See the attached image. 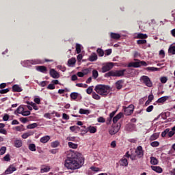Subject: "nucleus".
<instances>
[{"mask_svg":"<svg viewBox=\"0 0 175 175\" xmlns=\"http://www.w3.org/2000/svg\"><path fill=\"white\" fill-rule=\"evenodd\" d=\"M64 166L68 170H76V169H80L81 165L79 163L77 159L72 154L71 157H68L64 161Z\"/></svg>","mask_w":175,"mask_h":175,"instance_id":"f257e3e1","label":"nucleus"},{"mask_svg":"<svg viewBox=\"0 0 175 175\" xmlns=\"http://www.w3.org/2000/svg\"><path fill=\"white\" fill-rule=\"evenodd\" d=\"M94 91L101 96H107L110 92V88L106 85H97L94 88Z\"/></svg>","mask_w":175,"mask_h":175,"instance_id":"f03ea898","label":"nucleus"},{"mask_svg":"<svg viewBox=\"0 0 175 175\" xmlns=\"http://www.w3.org/2000/svg\"><path fill=\"white\" fill-rule=\"evenodd\" d=\"M22 66L24 68H29L31 65H38L39 64H42V61L39 59H31V60H25L21 62Z\"/></svg>","mask_w":175,"mask_h":175,"instance_id":"7ed1b4c3","label":"nucleus"},{"mask_svg":"<svg viewBox=\"0 0 175 175\" xmlns=\"http://www.w3.org/2000/svg\"><path fill=\"white\" fill-rule=\"evenodd\" d=\"M125 72H126V69L120 70H111L105 74V76L107 77H110V76H113V77H121V76H124Z\"/></svg>","mask_w":175,"mask_h":175,"instance_id":"20e7f679","label":"nucleus"},{"mask_svg":"<svg viewBox=\"0 0 175 175\" xmlns=\"http://www.w3.org/2000/svg\"><path fill=\"white\" fill-rule=\"evenodd\" d=\"M137 61L135 62H131L128 64V68H140V66H147V63L144 61H139L138 59H135Z\"/></svg>","mask_w":175,"mask_h":175,"instance_id":"39448f33","label":"nucleus"},{"mask_svg":"<svg viewBox=\"0 0 175 175\" xmlns=\"http://www.w3.org/2000/svg\"><path fill=\"white\" fill-rule=\"evenodd\" d=\"M147 38H148L147 34H143L142 33H137L136 38L141 39V40H138L137 41V44H146V43H147V40L145 39H147Z\"/></svg>","mask_w":175,"mask_h":175,"instance_id":"423d86ee","label":"nucleus"},{"mask_svg":"<svg viewBox=\"0 0 175 175\" xmlns=\"http://www.w3.org/2000/svg\"><path fill=\"white\" fill-rule=\"evenodd\" d=\"M134 110L135 105L132 104L129 105L128 107H123V111L125 116H131V114L133 113Z\"/></svg>","mask_w":175,"mask_h":175,"instance_id":"0eeeda50","label":"nucleus"},{"mask_svg":"<svg viewBox=\"0 0 175 175\" xmlns=\"http://www.w3.org/2000/svg\"><path fill=\"white\" fill-rule=\"evenodd\" d=\"M120 128H121L120 125L113 124L112 126L109 129L108 132L109 135L113 136V135L118 133V131H120Z\"/></svg>","mask_w":175,"mask_h":175,"instance_id":"6e6552de","label":"nucleus"},{"mask_svg":"<svg viewBox=\"0 0 175 175\" xmlns=\"http://www.w3.org/2000/svg\"><path fill=\"white\" fill-rule=\"evenodd\" d=\"M140 80L146 87L151 88L152 87V83L151 82V80L150 79V77L148 76H142L140 78Z\"/></svg>","mask_w":175,"mask_h":175,"instance_id":"1a4fd4ad","label":"nucleus"},{"mask_svg":"<svg viewBox=\"0 0 175 175\" xmlns=\"http://www.w3.org/2000/svg\"><path fill=\"white\" fill-rule=\"evenodd\" d=\"M114 66V64L111 62L107 63L106 65L102 67L103 73H106V72H109V70H111Z\"/></svg>","mask_w":175,"mask_h":175,"instance_id":"9d476101","label":"nucleus"},{"mask_svg":"<svg viewBox=\"0 0 175 175\" xmlns=\"http://www.w3.org/2000/svg\"><path fill=\"white\" fill-rule=\"evenodd\" d=\"M82 128H84V130H82L83 132H90V133H96V127L90 126L88 127H86L85 126H82Z\"/></svg>","mask_w":175,"mask_h":175,"instance_id":"9b49d317","label":"nucleus"},{"mask_svg":"<svg viewBox=\"0 0 175 175\" xmlns=\"http://www.w3.org/2000/svg\"><path fill=\"white\" fill-rule=\"evenodd\" d=\"M135 153L138 158H143V157H144V151L143 150V147L141 146H138L135 150Z\"/></svg>","mask_w":175,"mask_h":175,"instance_id":"f8f14e48","label":"nucleus"},{"mask_svg":"<svg viewBox=\"0 0 175 175\" xmlns=\"http://www.w3.org/2000/svg\"><path fill=\"white\" fill-rule=\"evenodd\" d=\"M16 170H17L16 167H14L13 165H10L9 167L5 171L4 174H12V173H13V172H16Z\"/></svg>","mask_w":175,"mask_h":175,"instance_id":"ddd939ff","label":"nucleus"},{"mask_svg":"<svg viewBox=\"0 0 175 175\" xmlns=\"http://www.w3.org/2000/svg\"><path fill=\"white\" fill-rule=\"evenodd\" d=\"M50 75L53 79H58L59 77V74L54 69H51Z\"/></svg>","mask_w":175,"mask_h":175,"instance_id":"4468645a","label":"nucleus"},{"mask_svg":"<svg viewBox=\"0 0 175 175\" xmlns=\"http://www.w3.org/2000/svg\"><path fill=\"white\" fill-rule=\"evenodd\" d=\"M122 116H124V113H122V112H120L118 115H116L115 117H113V124H116V122H118V120L122 118Z\"/></svg>","mask_w":175,"mask_h":175,"instance_id":"2eb2a0df","label":"nucleus"},{"mask_svg":"<svg viewBox=\"0 0 175 175\" xmlns=\"http://www.w3.org/2000/svg\"><path fill=\"white\" fill-rule=\"evenodd\" d=\"M135 126L133 124H128L126 126V131L127 132H132L133 131H135Z\"/></svg>","mask_w":175,"mask_h":175,"instance_id":"dca6fc26","label":"nucleus"},{"mask_svg":"<svg viewBox=\"0 0 175 175\" xmlns=\"http://www.w3.org/2000/svg\"><path fill=\"white\" fill-rule=\"evenodd\" d=\"M36 70H38V72H41L42 73H46V72H47V68L44 66H36Z\"/></svg>","mask_w":175,"mask_h":175,"instance_id":"f3484780","label":"nucleus"},{"mask_svg":"<svg viewBox=\"0 0 175 175\" xmlns=\"http://www.w3.org/2000/svg\"><path fill=\"white\" fill-rule=\"evenodd\" d=\"M14 145L16 148H20V147L23 146V141H21V139H16L14 142Z\"/></svg>","mask_w":175,"mask_h":175,"instance_id":"a211bd4d","label":"nucleus"},{"mask_svg":"<svg viewBox=\"0 0 175 175\" xmlns=\"http://www.w3.org/2000/svg\"><path fill=\"white\" fill-rule=\"evenodd\" d=\"M150 167L152 170H154V172H156L157 173H162L163 172L162 167L159 166L152 165Z\"/></svg>","mask_w":175,"mask_h":175,"instance_id":"6ab92c4d","label":"nucleus"},{"mask_svg":"<svg viewBox=\"0 0 175 175\" xmlns=\"http://www.w3.org/2000/svg\"><path fill=\"white\" fill-rule=\"evenodd\" d=\"M47 172H50V166L49 165H42L40 173H47Z\"/></svg>","mask_w":175,"mask_h":175,"instance_id":"aec40b11","label":"nucleus"},{"mask_svg":"<svg viewBox=\"0 0 175 175\" xmlns=\"http://www.w3.org/2000/svg\"><path fill=\"white\" fill-rule=\"evenodd\" d=\"M123 85H124V81L122 80H119L116 83V88H117V90H121Z\"/></svg>","mask_w":175,"mask_h":175,"instance_id":"412c9836","label":"nucleus"},{"mask_svg":"<svg viewBox=\"0 0 175 175\" xmlns=\"http://www.w3.org/2000/svg\"><path fill=\"white\" fill-rule=\"evenodd\" d=\"M96 59H98V55L95 53H92L89 57V61H90V62H94Z\"/></svg>","mask_w":175,"mask_h":175,"instance_id":"4be33fe9","label":"nucleus"},{"mask_svg":"<svg viewBox=\"0 0 175 175\" xmlns=\"http://www.w3.org/2000/svg\"><path fill=\"white\" fill-rule=\"evenodd\" d=\"M119 164L120 165V166H124L125 167H126V166H128V159H120L119 161Z\"/></svg>","mask_w":175,"mask_h":175,"instance_id":"5701e85b","label":"nucleus"},{"mask_svg":"<svg viewBox=\"0 0 175 175\" xmlns=\"http://www.w3.org/2000/svg\"><path fill=\"white\" fill-rule=\"evenodd\" d=\"M12 90L15 92H21L23 89L18 85H14L12 86Z\"/></svg>","mask_w":175,"mask_h":175,"instance_id":"b1692460","label":"nucleus"},{"mask_svg":"<svg viewBox=\"0 0 175 175\" xmlns=\"http://www.w3.org/2000/svg\"><path fill=\"white\" fill-rule=\"evenodd\" d=\"M110 36L111 39H115L116 40L120 39V38H121V35L117 33H111Z\"/></svg>","mask_w":175,"mask_h":175,"instance_id":"393cba45","label":"nucleus"},{"mask_svg":"<svg viewBox=\"0 0 175 175\" xmlns=\"http://www.w3.org/2000/svg\"><path fill=\"white\" fill-rule=\"evenodd\" d=\"M24 111V107L19 106L17 109L14 111L15 114H23Z\"/></svg>","mask_w":175,"mask_h":175,"instance_id":"a878e982","label":"nucleus"},{"mask_svg":"<svg viewBox=\"0 0 175 175\" xmlns=\"http://www.w3.org/2000/svg\"><path fill=\"white\" fill-rule=\"evenodd\" d=\"M49 140H50V136L49 135H46L42 137L40 139V142L41 143H47V142H49Z\"/></svg>","mask_w":175,"mask_h":175,"instance_id":"bb28decb","label":"nucleus"},{"mask_svg":"<svg viewBox=\"0 0 175 175\" xmlns=\"http://www.w3.org/2000/svg\"><path fill=\"white\" fill-rule=\"evenodd\" d=\"M79 95L80 94L77 92H72L70 94V96L71 99L76 100L77 99V98H79Z\"/></svg>","mask_w":175,"mask_h":175,"instance_id":"cd10ccee","label":"nucleus"},{"mask_svg":"<svg viewBox=\"0 0 175 175\" xmlns=\"http://www.w3.org/2000/svg\"><path fill=\"white\" fill-rule=\"evenodd\" d=\"M33 135V132L30 131L28 133H25L22 135V138L23 139H27V137H29V136H32Z\"/></svg>","mask_w":175,"mask_h":175,"instance_id":"c85d7f7f","label":"nucleus"},{"mask_svg":"<svg viewBox=\"0 0 175 175\" xmlns=\"http://www.w3.org/2000/svg\"><path fill=\"white\" fill-rule=\"evenodd\" d=\"M27 105H30V106H32L34 110H39V107L35 103L27 101Z\"/></svg>","mask_w":175,"mask_h":175,"instance_id":"c756f323","label":"nucleus"},{"mask_svg":"<svg viewBox=\"0 0 175 175\" xmlns=\"http://www.w3.org/2000/svg\"><path fill=\"white\" fill-rule=\"evenodd\" d=\"M68 144L70 148H73L74 150H75L76 148H77V147H79V145L77 144H74L73 142H68Z\"/></svg>","mask_w":175,"mask_h":175,"instance_id":"7c9ffc66","label":"nucleus"},{"mask_svg":"<svg viewBox=\"0 0 175 175\" xmlns=\"http://www.w3.org/2000/svg\"><path fill=\"white\" fill-rule=\"evenodd\" d=\"M159 137V134L155 133L153 135H152L150 137V140L151 142L154 141V140H157V139Z\"/></svg>","mask_w":175,"mask_h":175,"instance_id":"2f4dec72","label":"nucleus"},{"mask_svg":"<svg viewBox=\"0 0 175 175\" xmlns=\"http://www.w3.org/2000/svg\"><path fill=\"white\" fill-rule=\"evenodd\" d=\"M169 54H175V45L174 46H170L168 49Z\"/></svg>","mask_w":175,"mask_h":175,"instance_id":"473e14b6","label":"nucleus"},{"mask_svg":"<svg viewBox=\"0 0 175 175\" xmlns=\"http://www.w3.org/2000/svg\"><path fill=\"white\" fill-rule=\"evenodd\" d=\"M167 100V96H163L157 100L158 103H163Z\"/></svg>","mask_w":175,"mask_h":175,"instance_id":"72a5a7b5","label":"nucleus"},{"mask_svg":"<svg viewBox=\"0 0 175 175\" xmlns=\"http://www.w3.org/2000/svg\"><path fill=\"white\" fill-rule=\"evenodd\" d=\"M151 165H157L158 163V159L154 157H150Z\"/></svg>","mask_w":175,"mask_h":175,"instance_id":"f704fd0d","label":"nucleus"},{"mask_svg":"<svg viewBox=\"0 0 175 175\" xmlns=\"http://www.w3.org/2000/svg\"><path fill=\"white\" fill-rule=\"evenodd\" d=\"M90 111L88 109H80L79 114H90Z\"/></svg>","mask_w":175,"mask_h":175,"instance_id":"c9c22d12","label":"nucleus"},{"mask_svg":"<svg viewBox=\"0 0 175 175\" xmlns=\"http://www.w3.org/2000/svg\"><path fill=\"white\" fill-rule=\"evenodd\" d=\"M29 150H30V151H36V146L35 144H30L29 145Z\"/></svg>","mask_w":175,"mask_h":175,"instance_id":"e433bc0d","label":"nucleus"},{"mask_svg":"<svg viewBox=\"0 0 175 175\" xmlns=\"http://www.w3.org/2000/svg\"><path fill=\"white\" fill-rule=\"evenodd\" d=\"M68 64L69 66H70V65H75V64H76V59L75 58L69 59L68 61Z\"/></svg>","mask_w":175,"mask_h":175,"instance_id":"4c0bfd02","label":"nucleus"},{"mask_svg":"<svg viewBox=\"0 0 175 175\" xmlns=\"http://www.w3.org/2000/svg\"><path fill=\"white\" fill-rule=\"evenodd\" d=\"M51 146L53 148H56V147H58V146H59V142L55 141L51 144Z\"/></svg>","mask_w":175,"mask_h":175,"instance_id":"58836bf2","label":"nucleus"},{"mask_svg":"<svg viewBox=\"0 0 175 175\" xmlns=\"http://www.w3.org/2000/svg\"><path fill=\"white\" fill-rule=\"evenodd\" d=\"M92 98L94 99H96V100H99L100 99V96H99L98 94H96L95 92H92Z\"/></svg>","mask_w":175,"mask_h":175,"instance_id":"ea45409f","label":"nucleus"},{"mask_svg":"<svg viewBox=\"0 0 175 175\" xmlns=\"http://www.w3.org/2000/svg\"><path fill=\"white\" fill-rule=\"evenodd\" d=\"M76 51L77 54H80L81 53V45L80 44H76Z\"/></svg>","mask_w":175,"mask_h":175,"instance_id":"a19ab883","label":"nucleus"},{"mask_svg":"<svg viewBox=\"0 0 175 175\" xmlns=\"http://www.w3.org/2000/svg\"><path fill=\"white\" fill-rule=\"evenodd\" d=\"M38 126V123H33L27 125V129H33Z\"/></svg>","mask_w":175,"mask_h":175,"instance_id":"79ce46f5","label":"nucleus"},{"mask_svg":"<svg viewBox=\"0 0 175 175\" xmlns=\"http://www.w3.org/2000/svg\"><path fill=\"white\" fill-rule=\"evenodd\" d=\"M98 76H99V73L98 72V70H93L92 77H94V79H98Z\"/></svg>","mask_w":175,"mask_h":175,"instance_id":"37998d69","label":"nucleus"},{"mask_svg":"<svg viewBox=\"0 0 175 175\" xmlns=\"http://www.w3.org/2000/svg\"><path fill=\"white\" fill-rule=\"evenodd\" d=\"M97 53L99 55V57H103V55H105V52L103 51V50H102V49H97Z\"/></svg>","mask_w":175,"mask_h":175,"instance_id":"c03bdc74","label":"nucleus"},{"mask_svg":"<svg viewBox=\"0 0 175 175\" xmlns=\"http://www.w3.org/2000/svg\"><path fill=\"white\" fill-rule=\"evenodd\" d=\"M147 70H150L151 72H157L159 70V68L155 67H148Z\"/></svg>","mask_w":175,"mask_h":175,"instance_id":"a18cd8bd","label":"nucleus"},{"mask_svg":"<svg viewBox=\"0 0 175 175\" xmlns=\"http://www.w3.org/2000/svg\"><path fill=\"white\" fill-rule=\"evenodd\" d=\"M94 86H90L87 90H86V92L87 94H88L89 95H90V94H92Z\"/></svg>","mask_w":175,"mask_h":175,"instance_id":"49530a36","label":"nucleus"},{"mask_svg":"<svg viewBox=\"0 0 175 175\" xmlns=\"http://www.w3.org/2000/svg\"><path fill=\"white\" fill-rule=\"evenodd\" d=\"M6 152V147L2 146L0 149V155H3Z\"/></svg>","mask_w":175,"mask_h":175,"instance_id":"de8ad7c7","label":"nucleus"},{"mask_svg":"<svg viewBox=\"0 0 175 175\" xmlns=\"http://www.w3.org/2000/svg\"><path fill=\"white\" fill-rule=\"evenodd\" d=\"M77 87H81L82 88H87L88 87V85L87 84H83V83H77L76 84Z\"/></svg>","mask_w":175,"mask_h":175,"instance_id":"09e8293b","label":"nucleus"},{"mask_svg":"<svg viewBox=\"0 0 175 175\" xmlns=\"http://www.w3.org/2000/svg\"><path fill=\"white\" fill-rule=\"evenodd\" d=\"M34 102H35V103H37V105H40V98H39V96H35Z\"/></svg>","mask_w":175,"mask_h":175,"instance_id":"8fccbe9b","label":"nucleus"},{"mask_svg":"<svg viewBox=\"0 0 175 175\" xmlns=\"http://www.w3.org/2000/svg\"><path fill=\"white\" fill-rule=\"evenodd\" d=\"M152 110H154V106L153 105H150L149 107H148L146 108L147 113H151V111H152Z\"/></svg>","mask_w":175,"mask_h":175,"instance_id":"3c124183","label":"nucleus"},{"mask_svg":"<svg viewBox=\"0 0 175 175\" xmlns=\"http://www.w3.org/2000/svg\"><path fill=\"white\" fill-rule=\"evenodd\" d=\"M79 129V128L77 126H72L70 127V131H71L72 132H75V131H78Z\"/></svg>","mask_w":175,"mask_h":175,"instance_id":"603ef678","label":"nucleus"},{"mask_svg":"<svg viewBox=\"0 0 175 175\" xmlns=\"http://www.w3.org/2000/svg\"><path fill=\"white\" fill-rule=\"evenodd\" d=\"M150 146H152V147H158L159 146V142L157 141L153 142L150 143Z\"/></svg>","mask_w":175,"mask_h":175,"instance_id":"864d4df0","label":"nucleus"},{"mask_svg":"<svg viewBox=\"0 0 175 175\" xmlns=\"http://www.w3.org/2000/svg\"><path fill=\"white\" fill-rule=\"evenodd\" d=\"M31 114V111H25L23 110V112L22 113V116H24L25 117H27V116H29Z\"/></svg>","mask_w":175,"mask_h":175,"instance_id":"5fc2aeb1","label":"nucleus"},{"mask_svg":"<svg viewBox=\"0 0 175 175\" xmlns=\"http://www.w3.org/2000/svg\"><path fill=\"white\" fill-rule=\"evenodd\" d=\"M167 133H169V129H166L163 132H162L161 133L162 137H165V136H166Z\"/></svg>","mask_w":175,"mask_h":175,"instance_id":"6e6d98bb","label":"nucleus"},{"mask_svg":"<svg viewBox=\"0 0 175 175\" xmlns=\"http://www.w3.org/2000/svg\"><path fill=\"white\" fill-rule=\"evenodd\" d=\"M66 140L68 142H76V137H68Z\"/></svg>","mask_w":175,"mask_h":175,"instance_id":"4d7b16f0","label":"nucleus"},{"mask_svg":"<svg viewBox=\"0 0 175 175\" xmlns=\"http://www.w3.org/2000/svg\"><path fill=\"white\" fill-rule=\"evenodd\" d=\"M160 81H161V82L163 84H165V83H166V81H167V78L165 77H162L160 79Z\"/></svg>","mask_w":175,"mask_h":175,"instance_id":"13d9d810","label":"nucleus"},{"mask_svg":"<svg viewBox=\"0 0 175 175\" xmlns=\"http://www.w3.org/2000/svg\"><path fill=\"white\" fill-rule=\"evenodd\" d=\"M57 69H59V70H62V72H65V70H66V68H65V66H57Z\"/></svg>","mask_w":175,"mask_h":175,"instance_id":"bf43d9fd","label":"nucleus"},{"mask_svg":"<svg viewBox=\"0 0 175 175\" xmlns=\"http://www.w3.org/2000/svg\"><path fill=\"white\" fill-rule=\"evenodd\" d=\"M9 92V89H3L0 90V94H8Z\"/></svg>","mask_w":175,"mask_h":175,"instance_id":"052dcab7","label":"nucleus"},{"mask_svg":"<svg viewBox=\"0 0 175 175\" xmlns=\"http://www.w3.org/2000/svg\"><path fill=\"white\" fill-rule=\"evenodd\" d=\"M55 88V85L54 84H49L47 87L48 90H54Z\"/></svg>","mask_w":175,"mask_h":175,"instance_id":"680f3d73","label":"nucleus"},{"mask_svg":"<svg viewBox=\"0 0 175 175\" xmlns=\"http://www.w3.org/2000/svg\"><path fill=\"white\" fill-rule=\"evenodd\" d=\"M44 117L45 118H49V120H51V113H46L44 115Z\"/></svg>","mask_w":175,"mask_h":175,"instance_id":"e2e57ef3","label":"nucleus"},{"mask_svg":"<svg viewBox=\"0 0 175 175\" xmlns=\"http://www.w3.org/2000/svg\"><path fill=\"white\" fill-rule=\"evenodd\" d=\"M24 127V126L21 125V126H17L16 127V130L18 131V132H21V131H23V128Z\"/></svg>","mask_w":175,"mask_h":175,"instance_id":"0e129e2a","label":"nucleus"},{"mask_svg":"<svg viewBox=\"0 0 175 175\" xmlns=\"http://www.w3.org/2000/svg\"><path fill=\"white\" fill-rule=\"evenodd\" d=\"M46 84H47V81H43L40 82V85H41V87H46Z\"/></svg>","mask_w":175,"mask_h":175,"instance_id":"69168bd1","label":"nucleus"},{"mask_svg":"<svg viewBox=\"0 0 175 175\" xmlns=\"http://www.w3.org/2000/svg\"><path fill=\"white\" fill-rule=\"evenodd\" d=\"M62 118L63 120H69V115L66 113H63Z\"/></svg>","mask_w":175,"mask_h":175,"instance_id":"338daca9","label":"nucleus"},{"mask_svg":"<svg viewBox=\"0 0 175 175\" xmlns=\"http://www.w3.org/2000/svg\"><path fill=\"white\" fill-rule=\"evenodd\" d=\"M3 121H8L9 120V115L5 114L4 116L3 117Z\"/></svg>","mask_w":175,"mask_h":175,"instance_id":"774afa93","label":"nucleus"}]
</instances>
